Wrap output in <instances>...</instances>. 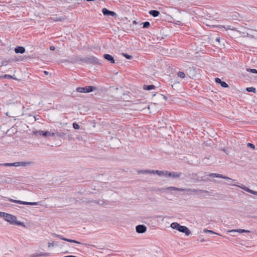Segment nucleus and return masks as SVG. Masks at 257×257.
<instances>
[{"label": "nucleus", "mask_w": 257, "mask_h": 257, "mask_svg": "<svg viewBox=\"0 0 257 257\" xmlns=\"http://www.w3.org/2000/svg\"><path fill=\"white\" fill-rule=\"evenodd\" d=\"M14 224H15L17 225H19V226H25V224L24 222H21L19 221H17V220H15V221L14 222Z\"/></svg>", "instance_id": "obj_31"}, {"label": "nucleus", "mask_w": 257, "mask_h": 257, "mask_svg": "<svg viewBox=\"0 0 257 257\" xmlns=\"http://www.w3.org/2000/svg\"><path fill=\"white\" fill-rule=\"evenodd\" d=\"M96 88L93 86H87L84 87H77L76 91L80 93H89L96 90Z\"/></svg>", "instance_id": "obj_3"}, {"label": "nucleus", "mask_w": 257, "mask_h": 257, "mask_svg": "<svg viewBox=\"0 0 257 257\" xmlns=\"http://www.w3.org/2000/svg\"><path fill=\"white\" fill-rule=\"evenodd\" d=\"M0 178L2 179V181H3H3H6V179L7 178L6 176H0Z\"/></svg>", "instance_id": "obj_43"}, {"label": "nucleus", "mask_w": 257, "mask_h": 257, "mask_svg": "<svg viewBox=\"0 0 257 257\" xmlns=\"http://www.w3.org/2000/svg\"><path fill=\"white\" fill-rule=\"evenodd\" d=\"M201 174V173H192L189 174L188 175V176L190 178V179L195 180V182L204 181V180L203 179L204 178V176H202Z\"/></svg>", "instance_id": "obj_6"}, {"label": "nucleus", "mask_w": 257, "mask_h": 257, "mask_svg": "<svg viewBox=\"0 0 257 257\" xmlns=\"http://www.w3.org/2000/svg\"><path fill=\"white\" fill-rule=\"evenodd\" d=\"M18 163H19V166H26V165H27L29 163L28 162H20Z\"/></svg>", "instance_id": "obj_41"}, {"label": "nucleus", "mask_w": 257, "mask_h": 257, "mask_svg": "<svg viewBox=\"0 0 257 257\" xmlns=\"http://www.w3.org/2000/svg\"><path fill=\"white\" fill-rule=\"evenodd\" d=\"M122 55L127 59H131L133 58V56L131 55H130L126 53H122Z\"/></svg>", "instance_id": "obj_33"}, {"label": "nucleus", "mask_w": 257, "mask_h": 257, "mask_svg": "<svg viewBox=\"0 0 257 257\" xmlns=\"http://www.w3.org/2000/svg\"><path fill=\"white\" fill-rule=\"evenodd\" d=\"M247 146L248 147H249V148L253 149V150L255 149V146L253 144L248 143L247 144Z\"/></svg>", "instance_id": "obj_39"}, {"label": "nucleus", "mask_w": 257, "mask_h": 257, "mask_svg": "<svg viewBox=\"0 0 257 257\" xmlns=\"http://www.w3.org/2000/svg\"><path fill=\"white\" fill-rule=\"evenodd\" d=\"M220 85L224 88H227L229 87V85L225 81H222Z\"/></svg>", "instance_id": "obj_36"}, {"label": "nucleus", "mask_w": 257, "mask_h": 257, "mask_svg": "<svg viewBox=\"0 0 257 257\" xmlns=\"http://www.w3.org/2000/svg\"><path fill=\"white\" fill-rule=\"evenodd\" d=\"M138 174H151V170H140L138 171Z\"/></svg>", "instance_id": "obj_24"}, {"label": "nucleus", "mask_w": 257, "mask_h": 257, "mask_svg": "<svg viewBox=\"0 0 257 257\" xmlns=\"http://www.w3.org/2000/svg\"><path fill=\"white\" fill-rule=\"evenodd\" d=\"M230 232H239V233H243V232H249V231L242 229H232L229 231Z\"/></svg>", "instance_id": "obj_19"}, {"label": "nucleus", "mask_w": 257, "mask_h": 257, "mask_svg": "<svg viewBox=\"0 0 257 257\" xmlns=\"http://www.w3.org/2000/svg\"><path fill=\"white\" fill-rule=\"evenodd\" d=\"M2 198L5 200H8L10 202L16 203L20 204H23V205H36L38 204V202H26V201H23L21 200H14L13 199L9 198L8 197L5 196H2Z\"/></svg>", "instance_id": "obj_1"}, {"label": "nucleus", "mask_w": 257, "mask_h": 257, "mask_svg": "<svg viewBox=\"0 0 257 257\" xmlns=\"http://www.w3.org/2000/svg\"><path fill=\"white\" fill-rule=\"evenodd\" d=\"M173 23L175 24L176 25H182L181 22L179 21H176L175 22V21L173 22Z\"/></svg>", "instance_id": "obj_44"}, {"label": "nucleus", "mask_w": 257, "mask_h": 257, "mask_svg": "<svg viewBox=\"0 0 257 257\" xmlns=\"http://www.w3.org/2000/svg\"><path fill=\"white\" fill-rule=\"evenodd\" d=\"M181 172H168L166 171V177H171L173 179L179 178L182 175Z\"/></svg>", "instance_id": "obj_9"}, {"label": "nucleus", "mask_w": 257, "mask_h": 257, "mask_svg": "<svg viewBox=\"0 0 257 257\" xmlns=\"http://www.w3.org/2000/svg\"><path fill=\"white\" fill-rule=\"evenodd\" d=\"M48 254L49 253L47 252H41L40 253L36 252V253L31 254L30 257H39V256H46V255H48Z\"/></svg>", "instance_id": "obj_17"}, {"label": "nucleus", "mask_w": 257, "mask_h": 257, "mask_svg": "<svg viewBox=\"0 0 257 257\" xmlns=\"http://www.w3.org/2000/svg\"><path fill=\"white\" fill-rule=\"evenodd\" d=\"M44 73H45V74H46V75H48L49 73H48V72H47V71H45L44 72Z\"/></svg>", "instance_id": "obj_50"}, {"label": "nucleus", "mask_w": 257, "mask_h": 257, "mask_svg": "<svg viewBox=\"0 0 257 257\" xmlns=\"http://www.w3.org/2000/svg\"><path fill=\"white\" fill-rule=\"evenodd\" d=\"M246 90L249 92H253V93L256 92V89H255V88H254L253 87H247L246 88Z\"/></svg>", "instance_id": "obj_27"}, {"label": "nucleus", "mask_w": 257, "mask_h": 257, "mask_svg": "<svg viewBox=\"0 0 257 257\" xmlns=\"http://www.w3.org/2000/svg\"><path fill=\"white\" fill-rule=\"evenodd\" d=\"M156 88V86L153 84L151 85H144L143 89L146 90H150L152 89H154Z\"/></svg>", "instance_id": "obj_18"}, {"label": "nucleus", "mask_w": 257, "mask_h": 257, "mask_svg": "<svg viewBox=\"0 0 257 257\" xmlns=\"http://www.w3.org/2000/svg\"><path fill=\"white\" fill-rule=\"evenodd\" d=\"M178 231L184 233L186 235H189L191 234L190 230L185 226L180 225Z\"/></svg>", "instance_id": "obj_12"}, {"label": "nucleus", "mask_w": 257, "mask_h": 257, "mask_svg": "<svg viewBox=\"0 0 257 257\" xmlns=\"http://www.w3.org/2000/svg\"><path fill=\"white\" fill-rule=\"evenodd\" d=\"M229 185H231V186H238L239 187H240V188H241L242 189V188H243V185H241V186H238V185H234L233 184H232V183H228V184Z\"/></svg>", "instance_id": "obj_42"}, {"label": "nucleus", "mask_w": 257, "mask_h": 257, "mask_svg": "<svg viewBox=\"0 0 257 257\" xmlns=\"http://www.w3.org/2000/svg\"><path fill=\"white\" fill-rule=\"evenodd\" d=\"M26 49L23 46H17L15 48V52L16 53L23 54L25 52Z\"/></svg>", "instance_id": "obj_14"}, {"label": "nucleus", "mask_w": 257, "mask_h": 257, "mask_svg": "<svg viewBox=\"0 0 257 257\" xmlns=\"http://www.w3.org/2000/svg\"><path fill=\"white\" fill-rule=\"evenodd\" d=\"M180 224L177 222H173L171 224L170 226L174 229H176L178 231L179 226Z\"/></svg>", "instance_id": "obj_23"}, {"label": "nucleus", "mask_w": 257, "mask_h": 257, "mask_svg": "<svg viewBox=\"0 0 257 257\" xmlns=\"http://www.w3.org/2000/svg\"><path fill=\"white\" fill-rule=\"evenodd\" d=\"M34 134L36 136H42L44 137H54L55 133L54 132H51L50 131H44L39 130L34 132Z\"/></svg>", "instance_id": "obj_5"}, {"label": "nucleus", "mask_w": 257, "mask_h": 257, "mask_svg": "<svg viewBox=\"0 0 257 257\" xmlns=\"http://www.w3.org/2000/svg\"><path fill=\"white\" fill-rule=\"evenodd\" d=\"M87 2H91V1H93V0H86Z\"/></svg>", "instance_id": "obj_51"}, {"label": "nucleus", "mask_w": 257, "mask_h": 257, "mask_svg": "<svg viewBox=\"0 0 257 257\" xmlns=\"http://www.w3.org/2000/svg\"><path fill=\"white\" fill-rule=\"evenodd\" d=\"M100 202H101V201H97V200H95L93 201V202H94L96 204H101Z\"/></svg>", "instance_id": "obj_47"}, {"label": "nucleus", "mask_w": 257, "mask_h": 257, "mask_svg": "<svg viewBox=\"0 0 257 257\" xmlns=\"http://www.w3.org/2000/svg\"><path fill=\"white\" fill-rule=\"evenodd\" d=\"M84 62L87 64H98L99 63V60L94 56L86 57L84 59Z\"/></svg>", "instance_id": "obj_7"}, {"label": "nucleus", "mask_w": 257, "mask_h": 257, "mask_svg": "<svg viewBox=\"0 0 257 257\" xmlns=\"http://www.w3.org/2000/svg\"><path fill=\"white\" fill-rule=\"evenodd\" d=\"M151 174H157L159 176H166V171H159V170H151Z\"/></svg>", "instance_id": "obj_15"}, {"label": "nucleus", "mask_w": 257, "mask_h": 257, "mask_svg": "<svg viewBox=\"0 0 257 257\" xmlns=\"http://www.w3.org/2000/svg\"><path fill=\"white\" fill-rule=\"evenodd\" d=\"M246 71L247 72H250L252 73L257 74V70L255 69L247 68Z\"/></svg>", "instance_id": "obj_32"}, {"label": "nucleus", "mask_w": 257, "mask_h": 257, "mask_svg": "<svg viewBox=\"0 0 257 257\" xmlns=\"http://www.w3.org/2000/svg\"><path fill=\"white\" fill-rule=\"evenodd\" d=\"M66 133L62 132H57L56 133H55V136L56 135L57 137H63L64 136H66Z\"/></svg>", "instance_id": "obj_28"}, {"label": "nucleus", "mask_w": 257, "mask_h": 257, "mask_svg": "<svg viewBox=\"0 0 257 257\" xmlns=\"http://www.w3.org/2000/svg\"><path fill=\"white\" fill-rule=\"evenodd\" d=\"M55 49V47L53 46H51L50 47V50L51 51H54Z\"/></svg>", "instance_id": "obj_46"}, {"label": "nucleus", "mask_w": 257, "mask_h": 257, "mask_svg": "<svg viewBox=\"0 0 257 257\" xmlns=\"http://www.w3.org/2000/svg\"><path fill=\"white\" fill-rule=\"evenodd\" d=\"M136 230L138 233H143L147 231V227L143 224L138 225L136 227Z\"/></svg>", "instance_id": "obj_11"}, {"label": "nucleus", "mask_w": 257, "mask_h": 257, "mask_svg": "<svg viewBox=\"0 0 257 257\" xmlns=\"http://www.w3.org/2000/svg\"><path fill=\"white\" fill-rule=\"evenodd\" d=\"M4 77L8 79H14V78L12 76L9 74H5Z\"/></svg>", "instance_id": "obj_40"}, {"label": "nucleus", "mask_w": 257, "mask_h": 257, "mask_svg": "<svg viewBox=\"0 0 257 257\" xmlns=\"http://www.w3.org/2000/svg\"><path fill=\"white\" fill-rule=\"evenodd\" d=\"M65 241H68V242H72V243H78V244H83V243L79 242V241H78L76 240H74V239H68V238H67L66 239H65Z\"/></svg>", "instance_id": "obj_26"}, {"label": "nucleus", "mask_w": 257, "mask_h": 257, "mask_svg": "<svg viewBox=\"0 0 257 257\" xmlns=\"http://www.w3.org/2000/svg\"><path fill=\"white\" fill-rule=\"evenodd\" d=\"M204 232H205V233H211V234H218L217 233L215 232L214 231H213L212 230H208V229H205L204 230Z\"/></svg>", "instance_id": "obj_34"}, {"label": "nucleus", "mask_w": 257, "mask_h": 257, "mask_svg": "<svg viewBox=\"0 0 257 257\" xmlns=\"http://www.w3.org/2000/svg\"><path fill=\"white\" fill-rule=\"evenodd\" d=\"M53 243H50V242H49L48 243V246L49 247H51V246H53Z\"/></svg>", "instance_id": "obj_48"}, {"label": "nucleus", "mask_w": 257, "mask_h": 257, "mask_svg": "<svg viewBox=\"0 0 257 257\" xmlns=\"http://www.w3.org/2000/svg\"><path fill=\"white\" fill-rule=\"evenodd\" d=\"M167 190H175V191H184L185 190L184 188H179L176 187H169L167 188Z\"/></svg>", "instance_id": "obj_22"}, {"label": "nucleus", "mask_w": 257, "mask_h": 257, "mask_svg": "<svg viewBox=\"0 0 257 257\" xmlns=\"http://www.w3.org/2000/svg\"><path fill=\"white\" fill-rule=\"evenodd\" d=\"M103 57L105 60L110 63L114 64L115 63V60L112 56L108 54H104Z\"/></svg>", "instance_id": "obj_13"}, {"label": "nucleus", "mask_w": 257, "mask_h": 257, "mask_svg": "<svg viewBox=\"0 0 257 257\" xmlns=\"http://www.w3.org/2000/svg\"><path fill=\"white\" fill-rule=\"evenodd\" d=\"M72 125H73V127L75 130L79 129L80 127L78 123H77L76 122H74Z\"/></svg>", "instance_id": "obj_37"}, {"label": "nucleus", "mask_w": 257, "mask_h": 257, "mask_svg": "<svg viewBox=\"0 0 257 257\" xmlns=\"http://www.w3.org/2000/svg\"><path fill=\"white\" fill-rule=\"evenodd\" d=\"M208 176L209 177H212L222 178V179H225V180H227L228 181H234V182L236 181V180H232V179H231L230 178H229L228 177L224 176V175L220 174H217V173H210L208 174Z\"/></svg>", "instance_id": "obj_8"}, {"label": "nucleus", "mask_w": 257, "mask_h": 257, "mask_svg": "<svg viewBox=\"0 0 257 257\" xmlns=\"http://www.w3.org/2000/svg\"><path fill=\"white\" fill-rule=\"evenodd\" d=\"M102 13L104 16H111L113 17L116 16V14L114 12L110 11L106 8H103Z\"/></svg>", "instance_id": "obj_10"}, {"label": "nucleus", "mask_w": 257, "mask_h": 257, "mask_svg": "<svg viewBox=\"0 0 257 257\" xmlns=\"http://www.w3.org/2000/svg\"><path fill=\"white\" fill-rule=\"evenodd\" d=\"M3 215H4V212L0 211V217H3Z\"/></svg>", "instance_id": "obj_49"}, {"label": "nucleus", "mask_w": 257, "mask_h": 257, "mask_svg": "<svg viewBox=\"0 0 257 257\" xmlns=\"http://www.w3.org/2000/svg\"><path fill=\"white\" fill-rule=\"evenodd\" d=\"M222 81H222L220 78H219L218 77H216L215 78V82L216 83L221 84V83H222Z\"/></svg>", "instance_id": "obj_38"}, {"label": "nucleus", "mask_w": 257, "mask_h": 257, "mask_svg": "<svg viewBox=\"0 0 257 257\" xmlns=\"http://www.w3.org/2000/svg\"><path fill=\"white\" fill-rule=\"evenodd\" d=\"M242 189L247 192L257 195V191L251 190L245 186H243V188H242Z\"/></svg>", "instance_id": "obj_20"}, {"label": "nucleus", "mask_w": 257, "mask_h": 257, "mask_svg": "<svg viewBox=\"0 0 257 257\" xmlns=\"http://www.w3.org/2000/svg\"><path fill=\"white\" fill-rule=\"evenodd\" d=\"M14 60L13 59H9L8 60H4L2 62V65L1 66H7L8 63L12 62Z\"/></svg>", "instance_id": "obj_25"}, {"label": "nucleus", "mask_w": 257, "mask_h": 257, "mask_svg": "<svg viewBox=\"0 0 257 257\" xmlns=\"http://www.w3.org/2000/svg\"><path fill=\"white\" fill-rule=\"evenodd\" d=\"M215 41L218 42V43H219L220 42V38L219 37H217L216 39H215Z\"/></svg>", "instance_id": "obj_45"}, {"label": "nucleus", "mask_w": 257, "mask_h": 257, "mask_svg": "<svg viewBox=\"0 0 257 257\" xmlns=\"http://www.w3.org/2000/svg\"><path fill=\"white\" fill-rule=\"evenodd\" d=\"M3 218L11 224H14L15 220H17V217L16 216L5 212H4Z\"/></svg>", "instance_id": "obj_4"}, {"label": "nucleus", "mask_w": 257, "mask_h": 257, "mask_svg": "<svg viewBox=\"0 0 257 257\" xmlns=\"http://www.w3.org/2000/svg\"><path fill=\"white\" fill-rule=\"evenodd\" d=\"M185 190L184 191H187L189 193V194H191L192 193H194L197 195L202 196L204 195V194H206L209 195V192L206 190H201V189H185Z\"/></svg>", "instance_id": "obj_2"}, {"label": "nucleus", "mask_w": 257, "mask_h": 257, "mask_svg": "<svg viewBox=\"0 0 257 257\" xmlns=\"http://www.w3.org/2000/svg\"><path fill=\"white\" fill-rule=\"evenodd\" d=\"M0 166H4L7 167H11V166H19V163H5V164H1Z\"/></svg>", "instance_id": "obj_21"}, {"label": "nucleus", "mask_w": 257, "mask_h": 257, "mask_svg": "<svg viewBox=\"0 0 257 257\" xmlns=\"http://www.w3.org/2000/svg\"><path fill=\"white\" fill-rule=\"evenodd\" d=\"M149 14L154 17H157L160 15V13L159 11L154 10H150L149 12Z\"/></svg>", "instance_id": "obj_16"}, {"label": "nucleus", "mask_w": 257, "mask_h": 257, "mask_svg": "<svg viewBox=\"0 0 257 257\" xmlns=\"http://www.w3.org/2000/svg\"><path fill=\"white\" fill-rule=\"evenodd\" d=\"M150 26V23L149 22L146 21L143 23V28L145 29L148 28Z\"/></svg>", "instance_id": "obj_29"}, {"label": "nucleus", "mask_w": 257, "mask_h": 257, "mask_svg": "<svg viewBox=\"0 0 257 257\" xmlns=\"http://www.w3.org/2000/svg\"><path fill=\"white\" fill-rule=\"evenodd\" d=\"M54 236H56V237H58V238H60V239H62L63 240H65V239H66V238L64 237L63 236H61L60 235L57 234H54Z\"/></svg>", "instance_id": "obj_35"}, {"label": "nucleus", "mask_w": 257, "mask_h": 257, "mask_svg": "<svg viewBox=\"0 0 257 257\" xmlns=\"http://www.w3.org/2000/svg\"><path fill=\"white\" fill-rule=\"evenodd\" d=\"M177 75L179 77L181 78H184L186 76L185 73L182 71H179L177 73Z\"/></svg>", "instance_id": "obj_30"}]
</instances>
